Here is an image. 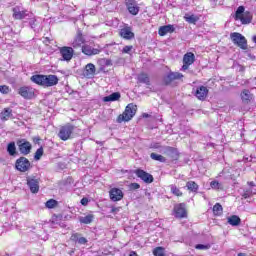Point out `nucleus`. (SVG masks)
Wrapping results in <instances>:
<instances>
[{
  "label": "nucleus",
  "instance_id": "f257e3e1",
  "mask_svg": "<svg viewBox=\"0 0 256 256\" xmlns=\"http://www.w3.org/2000/svg\"><path fill=\"white\" fill-rule=\"evenodd\" d=\"M137 113V105L130 103L126 106L125 111L117 118V123H123V121H131Z\"/></svg>",
  "mask_w": 256,
  "mask_h": 256
},
{
  "label": "nucleus",
  "instance_id": "f03ea898",
  "mask_svg": "<svg viewBox=\"0 0 256 256\" xmlns=\"http://www.w3.org/2000/svg\"><path fill=\"white\" fill-rule=\"evenodd\" d=\"M230 39H231L232 43L234 45H236V47H239L243 51H246V49L248 47L247 46V38H245V36H243V34L238 33V32L231 33Z\"/></svg>",
  "mask_w": 256,
  "mask_h": 256
},
{
  "label": "nucleus",
  "instance_id": "7ed1b4c3",
  "mask_svg": "<svg viewBox=\"0 0 256 256\" xmlns=\"http://www.w3.org/2000/svg\"><path fill=\"white\" fill-rule=\"evenodd\" d=\"M73 131H75V126L66 124L60 128L58 137L61 141H69V139H73Z\"/></svg>",
  "mask_w": 256,
  "mask_h": 256
},
{
  "label": "nucleus",
  "instance_id": "20e7f679",
  "mask_svg": "<svg viewBox=\"0 0 256 256\" xmlns=\"http://www.w3.org/2000/svg\"><path fill=\"white\" fill-rule=\"evenodd\" d=\"M16 145L18 147L20 155L26 157L31 153V149H33V145L31 142L27 141V139H18L16 141Z\"/></svg>",
  "mask_w": 256,
  "mask_h": 256
},
{
  "label": "nucleus",
  "instance_id": "39448f33",
  "mask_svg": "<svg viewBox=\"0 0 256 256\" xmlns=\"http://www.w3.org/2000/svg\"><path fill=\"white\" fill-rule=\"evenodd\" d=\"M31 162L25 156H21L15 162V169L20 173H27L31 169Z\"/></svg>",
  "mask_w": 256,
  "mask_h": 256
},
{
  "label": "nucleus",
  "instance_id": "423d86ee",
  "mask_svg": "<svg viewBox=\"0 0 256 256\" xmlns=\"http://www.w3.org/2000/svg\"><path fill=\"white\" fill-rule=\"evenodd\" d=\"M18 93L23 99H33L35 97V89L31 86L20 87Z\"/></svg>",
  "mask_w": 256,
  "mask_h": 256
},
{
  "label": "nucleus",
  "instance_id": "0eeeda50",
  "mask_svg": "<svg viewBox=\"0 0 256 256\" xmlns=\"http://www.w3.org/2000/svg\"><path fill=\"white\" fill-rule=\"evenodd\" d=\"M162 152L164 153V155L169 157L170 161L179 160V150H177V148L166 146V147H163Z\"/></svg>",
  "mask_w": 256,
  "mask_h": 256
},
{
  "label": "nucleus",
  "instance_id": "6e6552de",
  "mask_svg": "<svg viewBox=\"0 0 256 256\" xmlns=\"http://www.w3.org/2000/svg\"><path fill=\"white\" fill-rule=\"evenodd\" d=\"M174 217H176V219H185V217H187V208L185 203L176 204L174 206Z\"/></svg>",
  "mask_w": 256,
  "mask_h": 256
},
{
  "label": "nucleus",
  "instance_id": "1a4fd4ad",
  "mask_svg": "<svg viewBox=\"0 0 256 256\" xmlns=\"http://www.w3.org/2000/svg\"><path fill=\"white\" fill-rule=\"evenodd\" d=\"M82 53L84 55H87L88 57H93V55H99V53H101V51H103V48H101V46H98L97 48H93V46L91 45H83L82 46Z\"/></svg>",
  "mask_w": 256,
  "mask_h": 256
},
{
  "label": "nucleus",
  "instance_id": "9d476101",
  "mask_svg": "<svg viewBox=\"0 0 256 256\" xmlns=\"http://www.w3.org/2000/svg\"><path fill=\"white\" fill-rule=\"evenodd\" d=\"M26 181L31 193H39V179L35 178V176H28Z\"/></svg>",
  "mask_w": 256,
  "mask_h": 256
},
{
  "label": "nucleus",
  "instance_id": "9b49d317",
  "mask_svg": "<svg viewBox=\"0 0 256 256\" xmlns=\"http://www.w3.org/2000/svg\"><path fill=\"white\" fill-rule=\"evenodd\" d=\"M74 50L72 47L64 46L60 48V54L62 61H71L73 59Z\"/></svg>",
  "mask_w": 256,
  "mask_h": 256
},
{
  "label": "nucleus",
  "instance_id": "f8f14e48",
  "mask_svg": "<svg viewBox=\"0 0 256 256\" xmlns=\"http://www.w3.org/2000/svg\"><path fill=\"white\" fill-rule=\"evenodd\" d=\"M135 175L137 177H139V179H141L142 181H144V183H153V181L155 180L153 178V175L147 173L146 171L144 170H141V169H137L135 170Z\"/></svg>",
  "mask_w": 256,
  "mask_h": 256
},
{
  "label": "nucleus",
  "instance_id": "ddd939ff",
  "mask_svg": "<svg viewBox=\"0 0 256 256\" xmlns=\"http://www.w3.org/2000/svg\"><path fill=\"white\" fill-rule=\"evenodd\" d=\"M120 37L126 41H131V39H135V33H133V29L131 27L125 26L120 30Z\"/></svg>",
  "mask_w": 256,
  "mask_h": 256
},
{
  "label": "nucleus",
  "instance_id": "4468645a",
  "mask_svg": "<svg viewBox=\"0 0 256 256\" xmlns=\"http://www.w3.org/2000/svg\"><path fill=\"white\" fill-rule=\"evenodd\" d=\"M194 95L199 99V101H205L207 95H209V89L205 86H199L196 88Z\"/></svg>",
  "mask_w": 256,
  "mask_h": 256
},
{
  "label": "nucleus",
  "instance_id": "2eb2a0df",
  "mask_svg": "<svg viewBox=\"0 0 256 256\" xmlns=\"http://www.w3.org/2000/svg\"><path fill=\"white\" fill-rule=\"evenodd\" d=\"M177 79H183V74L179 72H170L164 77V83L165 85H171V83H173V81H177Z\"/></svg>",
  "mask_w": 256,
  "mask_h": 256
},
{
  "label": "nucleus",
  "instance_id": "dca6fc26",
  "mask_svg": "<svg viewBox=\"0 0 256 256\" xmlns=\"http://www.w3.org/2000/svg\"><path fill=\"white\" fill-rule=\"evenodd\" d=\"M59 83L57 75H44V87H55Z\"/></svg>",
  "mask_w": 256,
  "mask_h": 256
},
{
  "label": "nucleus",
  "instance_id": "f3484780",
  "mask_svg": "<svg viewBox=\"0 0 256 256\" xmlns=\"http://www.w3.org/2000/svg\"><path fill=\"white\" fill-rule=\"evenodd\" d=\"M126 7L129 11L130 15H138L139 13V5L135 0H126Z\"/></svg>",
  "mask_w": 256,
  "mask_h": 256
},
{
  "label": "nucleus",
  "instance_id": "a211bd4d",
  "mask_svg": "<svg viewBox=\"0 0 256 256\" xmlns=\"http://www.w3.org/2000/svg\"><path fill=\"white\" fill-rule=\"evenodd\" d=\"M97 69L95 68V65L93 63H89L85 66L84 69V77L87 79H93L95 77Z\"/></svg>",
  "mask_w": 256,
  "mask_h": 256
},
{
  "label": "nucleus",
  "instance_id": "6ab92c4d",
  "mask_svg": "<svg viewBox=\"0 0 256 256\" xmlns=\"http://www.w3.org/2000/svg\"><path fill=\"white\" fill-rule=\"evenodd\" d=\"M111 201H121L123 199V191L119 188H112L110 190Z\"/></svg>",
  "mask_w": 256,
  "mask_h": 256
},
{
  "label": "nucleus",
  "instance_id": "aec40b11",
  "mask_svg": "<svg viewBox=\"0 0 256 256\" xmlns=\"http://www.w3.org/2000/svg\"><path fill=\"white\" fill-rule=\"evenodd\" d=\"M174 32H175V26H173L171 24L161 26L158 29V35H160V37H165V35H167V33H174Z\"/></svg>",
  "mask_w": 256,
  "mask_h": 256
},
{
  "label": "nucleus",
  "instance_id": "412c9836",
  "mask_svg": "<svg viewBox=\"0 0 256 256\" xmlns=\"http://www.w3.org/2000/svg\"><path fill=\"white\" fill-rule=\"evenodd\" d=\"M240 97L242 99V103H244V105H249V103H251V101L253 100V94L251 93V91L244 89L241 94Z\"/></svg>",
  "mask_w": 256,
  "mask_h": 256
},
{
  "label": "nucleus",
  "instance_id": "4be33fe9",
  "mask_svg": "<svg viewBox=\"0 0 256 256\" xmlns=\"http://www.w3.org/2000/svg\"><path fill=\"white\" fill-rule=\"evenodd\" d=\"M83 43H85V38H83V33L81 32V30H78L77 35L72 43V47L74 49H77V47H81Z\"/></svg>",
  "mask_w": 256,
  "mask_h": 256
},
{
  "label": "nucleus",
  "instance_id": "5701e85b",
  "mask_svg": "<svg viewBox=\"0 0 256 256\" xmlns=\"http://www.w3.org/2000/svg\"><path fill=\"white\" fill-rule=\"evenodd\" d=\"M6 151L10 157H17V155H19V152H17V146L13 141L7 144Z\"/></svg>",
  "mask_w": 256,
  "mask_h": 256
},
{
  "label": "nucleus",
  "instance_id": "b1692460",
  "mask_svg": "<svg viewBox=\"0 0 256 256\" xmlns=\"http://www.w3.org/2000/svg\"><path fill=\"white\" fill-rule=\"evenodd\" d=\"M30 81H32V83H35L36 85H40L41 87H44L45 75L35 74L31 76Z\"/></svg>",
  "mask_w": 256,
  "mask_h": 256
},
{
  "label": "nucleus",
  "instance_id": "393cba45",
  "mask_svg": "<svg viewBox=\"0 0 256 256\" xmlns=\"http://www.w3.org/2000/svg\"><path fill=\"white\" fill-rule=\"evenodd\" d=\"M13 117V110L11 108H4L0 114L1 121H9Z\"/></svg>",
  "mask_w": 256,
  "mask_h": 256
},
{
  "label": "nucleus",
  "instance_id": "a878e982",
  "mask_svg": "<svg viewBox=\"0 0 256 256\" xmlns=\"http://www.w3.org/2000/svg\"><path fill=\"white\" fill-rule=\"evenodd\" d=\"M227 223L232 227H239L241 225V218L237 215H232L227 218Z\"/></svg>",
  "mask_w": 256,
  "mask_h": 256
},
{
  "label": "nucleus",
  "instance_id": "bb28decb",
  "mask_svg": "<svg viewBox=\"0 0 256 256\" xmlns=\"http://www.w3.org/2000/svg\"><path fill=\"white\" fill-rule=\"evenodd\" d=\"M71 241H74L75 243H78L79 245H86L87 238L81 237V234L75 233L71 236Z\"/></svg>",
  "mask_w": 256,
  "mask_h": 256
},
{
  "label": "nucleus",
  "instance_id": "cd10ccee",
  "mask_svg": "<svg viewBox=\"0 0 256 256\" xmlns=\"http://www.w3.org/2000/svg\"><path fill=\"white\" fill-rule=\"evenodd\" d=\"M137 79H138V83H144V85H151V80L147 73L142 72L138 74Z\"/></svg>",
  "mask_w": 256,
  "mask_h": 256
},
{
  "label": "nucleus",
  "instance_id": "c85d7f7f",
  "mask_svg": "<svg viewBox=\"0 0 256 256\" xmlns=\"http://www.w3.org/2000/svg\"><path fill=\"white\" fill-rule=\"evenodd\" d=\"M238 21H241L242 25H249L253 21V15H251V12H245Z\"/></svg>",
  "mask_w": 256,
  "mask_h": 256
},
{
  "label": "nucleus",
  "instance_id": "c756f323",
  "mask_svg": "<svg viewBox=\"0 0 256 256\" xmlns=\"http://www.w3.org/2000/svg\"><path fill=\"white\" fill-rule=\"evenodd\" d=\"M183 63H186V65H193L195 63V54L193 52H188L183 57Z\"/></svg>",
  "mask_w": 256,
  "mask_h": 256
},
{
  "label": "nucleus",
  "instance_id": "7c9ffc66",
  "mask_svg": "<svg viewBox=\"0 0 256 256\" xmlns=\"http://www.w3.org/2000/svg\"><path fill=\"white\" fill-rule=\"evenodd\" d=\"M119 99H121V93L114 92V93L110 94L109 96L104 97L103 101L105 103H109L111 101H119Z\"/></svg>",
  "mask_w": 256,
  "mask_h": 256
},
{
  "label": "nucleus",
  "instance_id": "2f4dec72",
  "mask_svg": "<svg viewBox=\"0 0 256 256\" xmlns=\"http://www.w3.org/2000/svg\"><path fill=\"white\" fill-rule=\"evenodd\" d=\"M78 219L81 224L89 225V224L93 223L94 216H93V214H88L86 216H80Z\"/></svg>",
  "mask_w": 256,
  "mask_h": 256
},
{
  "label": "nucleus",
  "instance_id": "473e14b6",
  "mask_svg": "<svg viewBox=\"0 0 256 256\" xmlns=\"http://www.w3.org/2000/svg\"><path fill=\"white\" fill-rule=\"evenodd\" d=\"M13 17L14 19H25V17H27V13L19 10V8H13Z\"/></svg>",
  "mask_w": 256,
  "mask_h": 256
},
{
  "label": "nucleus",
  "instance_id": "72a5a7b5",
  "mask_svg": "<svg viewBox=\"0 0 256 256\" xmlns=\"http://www.w3.org/2000/svg\"><path fill=\"white\" fill-rule=\"evenodd\" d=\"M186 187L188 191H191L192 193H197V191H199V185L195 183V181H188Z\"/></svg>",
  "mask_w": 256,
  "mask_h": 256
},
{
  "label": "nucleus",
  "instance_id": "f704fd0d",
  "mask_svg": "<svg viewBox=\"0 0 256 256\" xmlns=\"http://www.w3.org/2000/svg\"><path fill=\"white\" fill-rule=\"evenodd\" d=\"M150 158L153 159V161H159L160 163H167V158H165L161 154L151 153Z\"/></svg>",
  "mask_w": 256,
  "mask_h": 256
},
{
  "label": "nucleus",
  "instance_id": "c9c22d12",
  "mask_svg": "<svg viewBox=\"0 0 256 256\" xmlns=\"http://www.w3.org/2000/svg\"><path fill=\"white\" fill-rule=\"evenodd\" d=\"M243 15H245V7L244 6H239L237 8L235 16H234L235 21H239V19L242 18Z\"/></svg>",
  "mask_w": 256,
  "mask_h": 256
},
{
  "label": "nucleus",
  "instance_id": "e433bc0d",
  "mask_svg": "<svg viewBox=\"0 0 256 256\" xmlns=\"http://www.w3.org/2000/svg\"><path fill=\"white\" fill-rule=\"evenodd\" d=\"M210 187L216 191H223V184L219 183L217 180L212 181Z\"/></svg>",
  "mask_w": 256,
  "mask_h": 256
},
{
  "label": "nucleus",
  "instance_id": "4c0bfd02",
  "mask_svg": "<svg viewBox=\"0 0 256 256\" xmlns=\"http://www.w3.org/2000/svg\"><path fill=\"white\" fill-rule=\"evenodd\" d=\"M213 213L214 215H222L223 214V206H221V204L216 203L213 206Z\"/></svg>",
  "mask_w": 256,
  "mask_h": 256
},
{
  "label": "nucleus",
  "instance_id": "58836bf2",
  "mask_svg": "<svg viewBox=\"0 0 256 256\" xmlns=\"http://www.w3.org/2000/svg\"><path fill=\"white\" fill-rule=\"evenodd\" d=\"M170 189L171 193H173V195H176V197H181L183 195V192H181V190L175 185H171Z\"/></svg>",
  "mask_w": 256,
  "mask_h": 256
},
{
  "label": "nucleus",
  "instance_id": "ea45409f",
  "mask_svg": "<svg viewBox=\"0 0 256 256\" xmlns=\"http://www.w3.org/2000/svg\"><path fill=\"white\" fill-rule=\"evenodd\" d=\"M41 157H43V147H40L36 150L34 159H35V161H39L41 159Z\"/></svg>",
  "mask_w": 256,
  "mask_h": 256
},
{
  "label": "nucleus",
  "instance_id": "a19ab883",
  "mask_svg": "<svg viewBox=\"0 0 256 256\" xmlns=\"http://www.w3.org/2000/svg\"><path fill=\"white\" fill-rule=\"evenodd\" d=\"M46 207L48 209H55V207H57V200L54 199H50L46 202Z\"/></svg>",
  "mask_w": 256,
  "mask_h": 256
},
{
  "label": "nucleus",
  "instance_id": "79ce46f5",
  "mask_svg": "<svg viewBox=\"0 0 256 256\" xmlns=\"http://www.w3.org/2000/svg\"><path fill=\"white\" fill-rule=\"evenodd\" d=\"M195 249H198L201 251H207V249H211V244H197L195 246Z\"/></svg>",
  "mask_w": 256,
  "mask_h": 256
},
{
  "label": "nucleus",
  "instance_id": "37998d69",
  "mask_svg": "<svg viewBox=\"0 0 256 256\" xmlns=\"http://www.w3.org/2000/svg\"><path fill=\"white\" fill-rule=\"evenodd\" d=\"M186 21L188 23H192L195 25V23H197V21H199V17L195 16V15H190V16H187L186 18Z\"/></svg>",
  "mask_w": 256,
  "mask_h": 256
},
{
  "label": "nucleus",
  "instance_id": "c03bdc74",
  "mask_svg": "<svg viewBox=\"0 0 256 256\" xmlns=\"http://www.w3.org/2000/svg\"><path fill=\"white\" fill-rule=\"evenodd\" d=\"M243 199H249V197H253V190L252 189H246L242 193Z\"/></svg>",
  "mask_w": 256,
  "mask_h": 256
},
{
  "label": "nucleus",
  "instance_id": "a18cd8bd",
  "mask_svg": "<svg viewBox=\"0 0 256 256\" xmlns=\"http://www.w3.org/2000/svg\"><path fill=\"white\" fill-rule=\"evenodd\" d=\"M155 256H165V252L163 250V247H157L153 251Z\"/></svg>",
  "mask_w": 256,
  "mask_h": 256
},
{
  "label": "nucleus",
  "instance_id": "49530a36",
  "mask_svg": "<svg viewBox=\"0 0 256 256\" xmlns=\"http://www.w3.org/2000/svg\"><path fill=\"white\" fill-rule=\"evenodd\" d=\"M9 91H11V89H9V86L7 85L0 86V93H2L3 95H7Z\"/></svg>",
  "mask_w": 256,
  "mask_h": 256
},
{
  "label": "nucleus",
  "instance_id": "de8ad7c7",
  "mask_svg": "<svg viewBox=\"0 0 256 256\" xmlns=\"http://www.w3.org/2000/svg\"><path fill=\"white\" fill-rule=\"evenodd\" d=\"M29 25H30L31 29H37V19L31 18L29 20Z\"/></svg>",
  "mask_w": 256,
  "mask_h": 256
},
{
  "label": "nucleus",
  "instance_id": "09e8293b",
  "mask_svg": "<svg viewBox=\"0 0 256 256\" xmlns=\"http://www.w3.org/2000/svg\"><path fill=\"white\" fill-rule=\"evenodd\" d=\"M130 189L132 190V191H136V189H141V185H139V183H131L130 184Z\"/></svg>",
  "mask_w": 256,
  "mask_h": 256
},
{
  "label": "nucleus",
  "instance_id": "8fccbe9b",
  "mask_svg": "<svg viewBox=\"0 0 256 256\" xmlns=\"http://www.w3.org/2000/svg\"><path fill=\"white\" fill-rule=\"evenodd\" d=\"M102 63H104V65H106V67H111V65H113V62L110 59H102L101 60Z\"/></svg>",
  "mask_w": 256,
  "mask_h": 256
},
{
  "label": "nucleus",
  "instance_id": "3c124183",
  "mask_svg": "<svg viewBox=\"0 0 256 256\" xmlns=\"http://www.w3.org/2000/svg\"><path fill=\"white\" fill-rule=\"evenodd\" d=\"M81 205H83L84 207L89 205V199L88 198H82L80 201Z\"/></svg>",
  "mask_w": 256,
  "mask_h": 256
},
{
  "label": "nucleus",
  "instance_id": "603ef678",
  "mask_svg": "<svg viewBox=\"0 0 256 256\" xmlns=\"http://www.w3.org/2000/svg\"><path fill=\"white\" fill-rule=\"evenodd\" d=\"M133 49V46H125L123 48V53H129Z\"/></svg>",
  "mask_w": 256,
  "mask_h": 256
},
{
  "label": "nucleus",
  "instance_id": "864d4df0",
  "mask_svg": "<svg viewBox=\"0 0 256 256\" xmlns=\"http://www.w3.org/2000/svg\"><path fill=\"white\" fill-rule=\"evenodd\" d=\"M189 65H190V64L183 63L182 70H183V71H187V69H189Z\"/></svg>",
  "mask_w": 256,
  "mask_h": 256
},
{
  "label": "nucleus",
  "instance_id": "5fc2aeb1",
  "mask_svg": "<svg viewBox=\"0 0 256 256\" xmlns=\"http://www.w3.org/2000/svg\"><path fill=\"white\" fill-rule=\"evenodd\" d=\"M142 117H143L144 119H149V117H151V115H149L148 113H143V114H142Z\"/></svg>",
  "mask_w": 256,
  "mask_h": 256
},
{
  "label": "nucleus",
  "instance_id": "6e6d98bb",
  "mask_svg": "<svg viewBox=\"0 0 256 256\" xmlns=\"http://www.w3.org/2000/svg\"><path fill=\"white\" fill-rule=\"evenodd\" d=\"M129 256H139V255H137V252L132 251V252H130V255H129Z\"/></svg>",
  "mask_w": 256,
  "mask_h": 256
},
{
  "label": "nucleus",
  "instance_id": "4d7b16f0",
  "mask_svg": "<svg viewBox=\"0 0 256 256\" xmlns=\"http://www.w3.org/2000/svg\"><path fill=\"white\" fill-rule=\"evenodd\" d=\"M248 185H250V187H255V182H248Z\"/></svg>",
  "mask_w": 256,
  "mask_h": 256
},
{
  "label": "nucleus",
  "instance_id": "13d9d810",
  "mask_svg": "<svg viewBox=\"0 0 256 256\" xmlns=\"http://www.w3.org/2000/svg\"><path fill=\"white\" fill-rule=\"evenodd\" d=\"M116 211H118V209L113 207L112 210H111V213H115Z\"/></svg>",
  "mask_w": 256,
  "mask_h": 256
},
{
  "label": "nucleus",
  "instance_id": "bf43d9fd",
  "mask_svg": "<svg viewBox=\"0 0 256 256\" xmlns=\"http://www.w3.org/2000/svg\"><path fill=\"white\" fill-rule=\"evenodd\" d=\"M252 41H253V43H255V44H256V35H255V36H253Z\"/></svg>",
  "mask_w": 256,
  "mask_h": 256
},
{
  "label": "nucleus",
  "instance_id": "052dcab7",
  "mask_svg": "<svg viewBox=\"0 0 256 256\" xmlns=\"http://www.w3.org/2000/svg\"><path fill=\"white\" fill-rule=\"evenodd\" d=\"M238 256H247L245 253H238Z\"/></svg>",
  "mask_w": 256,
  "mask_h": 256
},
{
  "label": "nucleus",
  "instance_id": "680f3d73",
  "mask_svg": "<svg viewBox=\"0 0 256 256\" xmlns=\"http://www.w3.org/2000/svg\"><path fill=\"white\" fill-rule=\"evenodd\" d=\"M248 56H250L251 59H255V56H251V54H248Z\"/></svg>",
  "mask_w": 256,
  "mask_h": 256
}]
</instances>
